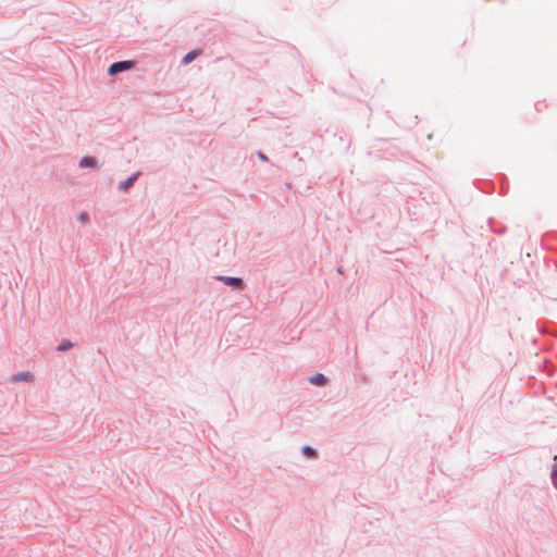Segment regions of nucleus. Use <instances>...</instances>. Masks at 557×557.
Instances as JSON below:
<instances>
[{
  "instance_id": "1a4fd4ad",
  "label": "nucleus",
  "mask_w": 557,
  "mask_h": 557,
  "mask_svg": "<svg viewBox=\"0 0 557 557\" xmlns=\"http://www.w3.org/2000/svg\"><path fill=\"white\" fill-rule=\"evenodd\" d=\"M74 346V344L72 342H70L69 339H63L58 346H57V350L58 351H66L69 349H71L72 347Z\"/></svg>"
},
{
  "instance_id": "0eeeda50",
  "label": "nucleus",
  "mask_w": 557,
  "mask_h": 557,
  "mask_svg": "<svg viewBox=\"0 0 557 557\" xmlns=\"http://www.w3.org/2000/svg\"><path fill=\"white\" fill-rule=\"evenodd\" d=\"M198 55V51L196 50H193V51H189L188 53H186L184 55V58L182 59V64L184 65H187L189 64L191 61L195 60V58Z\"/></svg>"
},
{
  "instance_id": "7ed1b4c3",
  "label": "nucleus",
  "mask_w": 557,
  "mask_h": 557,
  "mask_svg": "<svg viewBox=\"0 0 557 557\" xmlns=\"http://www.w3.org/2000/svg\"><path fill=\"white\" fill-rule=\"evenodd\" d=\"M140 172H135L132 176H129L127 180L125 181H122L120 182L119 184V190L122 191V193H125L133 185L134 183L138 180V177L140 176Z\"/></svg>"
},
{
  "instance_id": "39448f33",
  "label": "nucleus",
  "mask_w": 557,
  "mask_h": 557,
  "mask_svg": "<svg viewBox=\"0 0 557 557\" xmlns=\"http://www.w3.org/2000/svg\"><path fill=\"white\" fill-rule=\"evenodd\" d=\"M78 165L82 169H85V168H96L97 166V160L94 157H83L79 160Z\"/></svg>"
},
{
  "instance_id": "f257e3e1",
  "label": "nucleus",
  "mask_w": 557,
  "mask_h": 557,
  "mask_svg": "<svg viewBox=\"0 0 557 557\" xmlns=\"http://www.w3.org/2000/svg\"><path fill=\"white\" fill-rule=\"evenodd\" d=\"M134 65L133 61H117L112 63L108 69V74L113 76L121 72L132 69Z\"/></svg>"
},
{
  "instance_id": "6e6552de",
  "label": "nucleus",
  "mask_w": 557,
  "mask_h": 557,
  "mask_svg": "<svg viewBox=\"0 0 557 557\" xmlns=\"http://www.w3.org/2000/svg\"><path fill=\"white\" fill-rule=\"evenodd\" d=\"M301 451L308 458H315L318 455L317 449L308 445L304 446Z\"/></svg>"
},
{
  "instance_id": "f8f14e48",
  "label": "nucleus",
  "mask_w": 557,
  "mask_h": 557,
  "mask_svg": "<svg viewBox=\"0 0 557 557\" xmlns=\"http://www.w3.org/2000/svg\"><path fill=\"white\" fill-rule=\"evenodd\" d=\"M552 479L554 481H557V465H554L553 466V469H552Z\"/></svg>"
},
{
  "instance_id": "9b49d317",
  "label": "nucleus",
  "mask_w": 557,
  "mask_h": 557,
  "mask_svg": "<svg viewBox=\"0 0 557 557\" xmlns=\"http://www.w3.org/2000/svg\"><path fill=\"white\" fill-rule=\"evenodd\" d=\"M257 156L263 162H268L269 161L268 157L262 151H258Z\"/></svg>"
},
{
  "instance_id": "9d476101",
  "label": "nucleus",
  "mask_w": 557,
  "mask_h": 557,
  "mask_svg": "<svg viewBox=\"0 0 557 557\" xmlns=\"http://www.w3.org/2000/svg\"><path fill=\"white\" fill-rule=\"evenodd\" d=\"M77 220L83 223V224H86L89 222V213L87 211H81L78 214H77Z\"/></svg>"
},
{
  "instance_id": "20e7f679",
  "label": "nucleus",
  "mask_w": 557,
  "mask_h": 557,
  "mask_svg": "<svg viewBox=\"0 0 557 557\" xmlns=\"http://www.w3.org/2000/svg\"><path fill=\"white\" fill-rule=\"evenodd\" d=\"M13 382H32L34 381V374L29 371H22L12 376Z\"/></svg>"
},
{
  "instance_id": "423d86ee",
  "label": "nucleus",
  "mask_w": 557,
  "mask_h": 557,
  "mask_svg": "<svg viewBox=\"0 0 557 557\" xmlns=\"http://www.w3.org/2000/svg\"><path fill=\"white\" fill-rule=\"evenodd\" d=\"M326 381H327L326 376L322 373H317L309 379V382L317 386L325 385Z\"/></svg>"
},
{
  "instance_id": "f03ea898",
  "label": "nucleus",
  "mask_w": 557,
  "mask_h": 557,
  "mask_svg": "<svg viewBox=\"0 0 557 557\" xmlns=\"http://www.w3.org/2000/svg\"><path fill=\"white\" fill-rule=\"evenodd\" d=\"M215 278L226 285H232L239 290L245 287V283L240 277L218 275Z\"/></svg>"
}]
</instances>
